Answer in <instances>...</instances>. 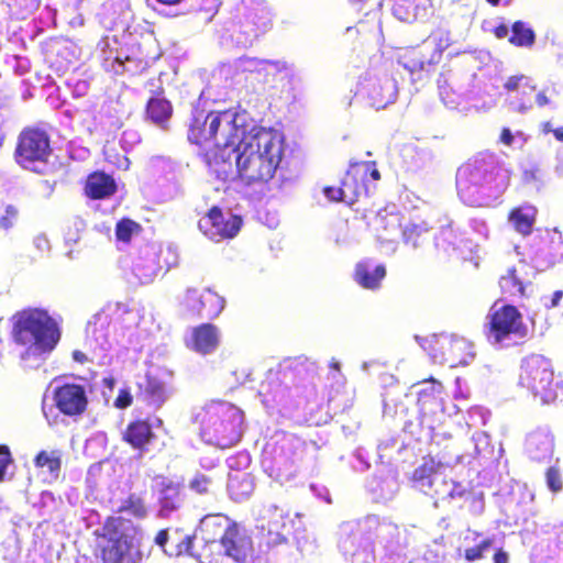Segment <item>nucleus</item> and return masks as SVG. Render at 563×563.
<instances>
[{"mask_svg": "<svg viewBox=\"0 0 563 563\" xmlns=\"http://www.w3.org/2000/svg\"><path fill=\"white\" fill-rule=\"evenodd\" d=\"M444 464L435 460L432 455H426L411 473L410 482L420 489L431 490L433 487V476L440 473Z\"/></svg>", "mask_w": 563, "mask_h": 563, "instance_id": "4be33fe9", "label": "nucleus"}, {"mask_svg": "<svg viewBox=\"0 0 563 563\" xmlns=\"http://www.w3.org/2000/svg\"><path fill=\"white\" fill-rule=\"evenodd\" d=\"M282 140L273 129L254 126L236 155L239 177L247 185L271 180L282 161Z\"/></svg>", "mask_w": 563, "mask_h": 563, "instance_id": "f257e3e1", "label": "nucleus"}, {"mask_svg": "<svg viewBox=\"0 0 563 563\" xmlns=\"http://www.w3.org/2000/svg\"><path fill=\"white\" fill-rule=\"evenodd\" d=\"M124 521L122 517L106 518L100 534L106 543L99 547L102 563H141V551L134 547L133 538L122 530Z\"/></svg>", "mask_w": 563, "mask_h": 563, "instance_id": "20e7f679", "label": "nucleus"}, {"mask_svg": "<svg viewBox=\"0 0 563 563\" xmlns=\"http://www.w3.org/2000/svg\"><path fill=\"white\" fill-rule=\"evenodd\" d=\"M199 303L200 306L197 308V313L210 319L217 317L224 307L223 299L210 290L201 294Z\"/></svg>", "mask_w": 563, "mask_h": 563, "instance_id": "c756f323", "label": "nucleus"}, {"mask_svg": "<svg viewBox=\"0 0 563 563\" xmlns=\"http://www.w3.org/2000/svg\"><path fill=\"white\" fill-rule=\"evenodd\" d=\"M118 190L114 178L102 172L90 173L84 184V195L91 200H103L112 197Z\"/></svg>", "mask_w": 563, "mask_h": 563, "instance_id": "f3484780", "label": "nucleus"}, {"mask_svg": "<svg viewBox=\"0 0 563 563\" xmlns=\"http://www.w3.org/2000/svg\"><path fill=\"white\" fill-rule=\"evenodd\" d=\"M16 209L12 206H8L5 209V214L0 218V227L3 229L11 228L13 220L16 218Z\"/></svg>", "mask_w": 563, "mask_h": 563, "instance_id": "09e8293b", "label": "nucleus"}, {"mask_svg": "<svg viewBox=\"0 0 563 563\" xmlns=\"http://www.w3.org/2000/svg\"><path fill=\"white\" fill-rule=\"evenodd\" d=\"M509 43L517 47H532L536 42L534 31L522 21H516L511 25Z\"/></svg>", "mask_w": 563, "mask_h": 563, "instance_id": "c85d7f7f", "label": "nucleus"}, {"mask_svg": "<svg viewBox=\"0 0 563 563\" xmlns=\"http://www.w3.org/2000/svg\"><path fill=\"white\" fill-rule=\"evenodd\" d=\"M398 63L411 75L421 73L426 65V55L422 48L407 47L398 56Z\"/></svg>", "mask_w": 563, "mask_h": 563, "instance_id": "cd10ccee", "label": "nucleus"}, {"mask_svg": "<svg viewBox=\"0 0 563 563\" xmlns=\"http://www.w3.org/2000/svg\"><path fill=\"white\" fill-rule=\"evenodd\" d=\"M118 512L128 514L136 519H144L147 516V506L142 496L132 493L122 500Z\"/></svg>", "mask_w": 563, "mask_h": 563, "instance_id": "473e14b6", "label": "nucleus"}, {"mask_svg": "<svg viewBox=\"0 0 563 563\" xmlns=\"http://www.w3.org/2000/svg\"><path fill=\"white\" fill-rule=\"evenodd\" d=\"M196 419L200 424V435L207 443L227 449L241 440L243 416L232 405L224 402L207 405Z\"/></svg>", "mask_w": 563, "mask_h": 563, "instance_id": "7ed1b4c3", "label": "nucleus"}, {"mask_svg": "<svg viewBox=\"0 0 563 563\" xmlns=\"http://www.w3.org/2000/svg\"><path fill=\"white\" fill-rule=\"evenodd\" d=\"M460 232L454 228L453 222L440 228L437 234V242L441 245H455L459 241Z\"/></svg>", "mask_w": 563, "mask_h": 563, "instance_id": "58836bf2", "label": "nucleus"}, {"mask_svg": "<svg viewBox=\"0 0 563 563\" xmlns=\"http://www.w3.org/2000/svg\"><path fill=\"white\" fill-rule=\"evenodd\" d=\"M426 382H431L432 383V387H431V393L432 394H437V395L441 394L443 386H442V384L440 382L435 380L432 377L426 379Z\"/></svg>", "mask_w": 563, "mask_h": 563, "instance_id": "bf43d9fd", "label": "nucleus"}, {"mask_svg": "<svg viewBox=\"0 0 563 563\" xmlns=\"http://www.w3.org/2000/svg\"><path fill=\"white\" fill-rule=\"evenodd\" d=\"M240 62L243 64H251L250 67H244L245 69L249 68L250 70H257V71L266 69V66H268V65L275 64L269 60L250 58V57H241Z\"/></svg>", "mask_w": 563, "mask_h": 563, "instance_id": "de8ad7c7", "label": "nucleus"}, {"mask_svg": "<svg viewBox=\"0 0 563 563\" xmlns=\"http://www.w3.org/2000/svg\"><path fill=\"white\" fill-rule=\"evenodd\" d=\"M493 34L496 38L503 40L508 36L509 29L506 24H499L493 29Z\"/></svg>", "mask_w": 563, "mask_h": 563, "instance_id": "3c124183", "label": "nucleus"}, {"mask_svg": "<svg viewBox=\"0 0 563 563\" xmlns=\"http://www.w3.org/2000/svg\"><path fill=\"white\" fill-rule=\"evenodd\" d=\"M537 219V209L532 206L515 207L508 213V221L515 231L522 236H528L533 231Z\"/></svg>", "mask_w": 563, "mask_h": 563, "instance_id": "b1692460", "label": "nucleus"}, {"mask_svg": "<svg viewBox=\"0 0 563 563\" xmlns=\"http://www.w3.org/2000/svg\"><path fill=\"white\" fill-rule=\"evenodd\" d=\"M229 490L232 498L239 500L251 494V485L249 482H241L238 478H233L229 483Z\"/></svg>", "mask_w": 563, "mask_h": 563, "instance_id": "79ce46f5", "label": "nucleus"}, {"mask_svg": "<svg viewBox=\"0 0 563 563\" xmlns=\"http://www.w3.org/2000/svg\"><path fill=\"white\" fill-rule=\"evenodd\" d=\"M12 336L25 346V354L41 355L54 350L60 339L56 322L45 311L24 310L14 316Z\"/></svg>", "mask_w": 563, "mask_h": 563, "instance_id": "f03ea898", "label": "nucleus"}, {"mask_svg": "<svg viewBox=\"0 0 563 563\" xmlns=\"http://www.w3.org/2000/svg\"><path fill=\"white\" fill-rule=\"evenodd\" d=\"M153 88L150 90L151 97L145 106V118L153 124L165 129L170 120L174 108L172 102L165 97V88L159 79L148 81Z\"/></svg>", "mask_w": 563, "mask_h": 563, "instance_id": "ddd939ff", "label": "nucleus"}, {"mask_svg": "<svg viewBox=\"0 0 563 563\" xmlns=\"http://www.w3.org/2000/svg\"><path fill=\"white\" fill-rule=\"evenodd\" d=\"M525 181H532L539 179V169L532 168L523 172Z\"/></svg>", "mask_w": 563, "mask_h": 563, "instance_id": "6e6d98bb", "label": "nucleus"}, {"mask_svg": "<svg viewBox=\"0 0 563 563\" xmlns=\"http://www.w3.org/2000/svg\"><path fill=\"white\" fill-rule=\"evenodd\" d=\"M330 367L333 368L335 372H340V363L338 361H332L330 363Z\"/></svg>", "mask_w": 563, "mask_h": 563, "instance_id": "774afa93", "label": "nucleus"}, {"mask_svg": "<svg viewBox=\"0 0 563 563\" xmlns=\"http://www.w3.org/2000/svg\"><path fill=\"white\" fill-rule=\"evenodd\" d=\"M322 194L330 202H344L341 184L339 186H324Z\"/></svg>", "mask_w": 563, "mask_h": 563, "instance_id": "49530a36", "label": "nucleus"}, {"mask_svg": "<svg viewBox=\"0 0 563 563\" xmlns=\"http://www.w3.org/2000/svg\"><path fill=\"white\" fill-rule=\"evenodd\" d=\"M141 231V225L129 218H123L115 224V236L119 241L129 243L134 233Z\"/></svg>", "mask_w": 563, "mask_h": 563, "instance_id": "c9c22d12", "label": "nucleus"}, {"mask_svg": "<svg viewBox=\"0 0 563 563\" xmlns=\"http://www.w3.org/2000/svg\"><path fill=\"white\" fill-rule=\"evenodd\" d=\"M243 220L240 216L233 213L224 216L218 206L211 207L198 223L203 234L214 241L233 239L240 232Z\"/></svg>", "mask_w": 563, "mask_h": 563, "instance_id": "6e6552de", "label": "nucleus"}, {"mask_svg": "<svg viewBox=\"0 0 563 563\" xmlns=\"http://www.w3.org/2000/svg\"><path fill=\"white\" fill-rule=\"evenodd\" d=\"M71 356H73V360L79 364H85L88 362V357H87L86 353H84L80 350L73 351Z\"/></svg>", "mask_w": 563, "mask_h": 563, "instance_id": "4d7b16f0", "label": "nucleus"}, {"mask_svg": "<svg viewBox=\"0 0 563 563\" xmlns=\"http://www.w3.org/2000/svg\"><path fill=\"white\" fill-rule=\"evenodd\" d=\"M223 118L227 113L196 111L190 119L188 141L198 146H216Z\"/></svg>", "mask_w": 563, "mask_h": 563, "instance_id": "1a4fd4ad", "label": "nucleus"}, {"mask_svg": "<svg viewBox=\"0 0 563 563\" xmlns=\"http://www.w3.org/2000/svg\"><path fill=\"white\" fill-rule=\"evenodd\" d=\"M552 133L558 141L563 142V126L553 129Z\"/></svg>", "mask_w": 563, "mask_h": 563, "instance_id": "69168bd1", "label": "nucleus"}, {"mask_svg": "<svg viewBox=\"0 0 563 563\" xmlns=\"http://www.w3.org/2000/svg\"><path fill=\"white\" fill-rule=\"evenodd\" d=\"M219 342L218 328L211 323H202L192 329L187 346L200 354H209L218 347Z\"/></svg>", "mask_w": 563, "mask_h": 563, "instance_id": "6ab92c4d", "label": "nucleus"}, {"mask_svg": "<svg viewBox=\"0 0 563 563\" xmlns=\"http://www.w3.org/2000/svg\"><path fill=\"white\" fill-rule=\"evenodd\" d=\"M499 287L503 294L509 297H525L526 286L516 267H509L499 278Z\"/></svg>", "mask_w": 563, "mask_h": 563, "instance_id": "a878e982", "label": "nucleus"}, {"mask_svg": "<svg viewBox=\"0 0 563 563\" xmlns=\"http://www.w3.org/2000/svg\"><path fill=\"white\" fill-rule=\"evenodd\" d=\"M133 404V396L129 388H121L113 401V406L117 409L123 410L129 408Z\"/></svg>", "mask_w": 563, "mask_h": 563, "instance_id": "a18cd8bd", "label": "nucleus"}, {"mask_svg": "<svg viewBox=\"0 0 563 563\" xmlns=\"http://www.w3.org/2000/svg\"><path fill=\"white\" fill-rule=\"evenodd\" d=\"M438 87L440 89V93L443 95L446 88L449 87L446 78L442 75L438 79Z\"/></svg>", "mask_w": 563, "mask_h": 563, "instance_id": "e2e57ef3", "label": "nucleus"}, {"mask_svg": "<svg viewBox=\"0 0 563 563\" xmlns=\"http://www.w3.org/2000/svg\"><path fill=\"white\" fill-rule=\"evenodd\" d=\"M51 155L48 133L37 126H25L16 137L14 161L24 169L36 172L37 163H46Z\"/></svg>", "mask_w": 563, "mask_h": 563, "instance_id": "0eeeda50", "label": "nucleus"}, {"mask_svg": "<svg viewBox=\"0 0 563 563\" xmlns=\"http://www.w3.org/2000/svg\"><path fill=\"white\" fill-rule=\"evenodd\" d=\"M159 494H161V503L164 508L167 509H176L177 500L179 496L180 485L178 483L173 482L166 477H159Z\"/></svg>", "mask_w": 563, "mask_h": 563, "instance_id": "7c9ffc66", "label": "nucleus"}, {"mask_svg": "<svg viewBox=\"0 0 563 563\" xmlns=\"http://www.w3.org/2000/svg\"><path fill=\"white\" fill-rule=\"evenodd\" d=\"M545 483L548 488L553 493L558 494L563 489V478L559 466H549L545 471Z\"/></svg>", "mask_w": 563, "mask_h": 563, "instance_id": "ea45409f", "label": "nucleus"}, {"mask_svg": "<svg viewBox=\"0 0 563 563\" xmlns=\"http://www.w3.org/2000/svg\"><path fill=\"white\" fill-rule=\"evenodd\" d=\"M497 167L494 161L475 157L465 163L457 172L456 184L460 194L489 185L495 178Z\"/></svg>", "mask_w": 563, "mask_h": 563, "instance_id": "9d476101", "label": "nucleus"}, {"mask_svg": "<svg viewBox=\"0 0 563 563\" xmlns=\"http://www.w3.org/2000/svg\"><path fill=\"white\" fill-rule=\"evenodd\" d=\"M486 320L484 334L493 344H500L511 336L523 339L528 335L522 313L516 306L507 303L496 309L492 308Z\"/></svg>", "mask_w": 563, "mask_h": 563, "instance_id": "423d86ee", "label": "nucleus"}, {"mask_svg": "<svg viewBox=\"0 0 563 563\" xmlns=\"http://www.w3.org/2000/svg\"><path fill=\"white\" fill-rule=\"evenodd\" d=\"M249 22L252 23L254 27V35L260 36L265 34L272 27V15L266 8L256 9L249 15Z\"/></svg>", "mask_w": 563, "mask_h": 563, "instance_id": "72a5a7b5", "label": "nucleus"}, {"mask_svg": "<svg viewBox=\"0 0 563 563\" xmlns=\"http://www.w3.org/2000/svg\"><path fill=\"white\" fill-rule=\"evenodd\" d=\"M344 202L352 205L360 199L365 192V183L357 174L353 165L345 172L344 178L341 180Z\"/></svg>", "mask_w": 563, "mask_h": 563, "instance_id": "393cba45", "label": "nucleus"}, {"mask_svg": "<svg viewBox=\"0 0 563 563\" xmlns=\"http://www.w3.org/2000/svg\"><path fill=\"white\" fill-rule=\"evenodd\" d=\"M541 131L544 133V134H548V133H551L553 131V129L551 128V123L549 121L547 122H543L541 124Z\"/></svg>", "mask_w": 563, "mask_h": 563, "instance_id": "338daca9", "label": "nucleus"}, {"mask_svg": "<svg viewBox=\"0 0 563 563\" xmlns=\"http://www.w3.org/2000/svg\"><path fill=\"white\" fill-rule=\"evenodd\" d=\"M2 109H3V104L0 101V148L2 147L3 142H4V133L2 131V124L4 123L5 118H4L3 113H2Z\"/></svg>", "mask_w": 563, "mask_h": 563, "instance_id": "052dcab7", "label": "nucleus"}, {"mask_svg": "<svg viewBox=\"0 0 563 563\" xmlns=\"http://www.w3.org/2000/svg\"><path fill=\"white\" fill-rule=\"evenodd\" d=\"M430 38L437 42V48L439 51V54H441L445 48L449 47L448 33L440 32L439 34H432Z\"/></svg>", "mask_w": 563, "mask_h": 563, "instance_id": "8fccbe9b", "label": "nucleus"}, {"mask_svg": "<svg viewBox=\"0 0 563 563\" xmlns=\"http://www.w3.org/2000/svg\"><path fill=\"white\" fill-rule=\"evenodd\" d=\"M156 435L148 418L131 420L122 432V441L133 450L145 452Z\"/></svg>", "mask_w": 563, "mask_h": 563, "instance_id": "2eb2a0df", "label": "nucleus"}, {"mask_svg": "<svg viewBox=\"0 0 563 563\" xmlns=\"http://www.w3.org/2000/svg\"><path fill=\"white\" fill-rule=\"evenodd\" d=\"M401 227V214L395 207L379 209L373 220V230L382 241H388Z\"/></svg>", "mask_w": 563, "mask_h": 563, "instance_id": "412c9836", "label": "nucleus"}, {"mask_svg": "<svg viewBox=\"0 0 563 563\" xmlns=\"http://www.w3.org/2000/svg\"><path fill=\"white\" fill-rule=\"evenodd\" d=\"M427 229L419 224H409L402 231L404 242L412 247H419L423 242Z\"/></svg>", "mask_w": 563, "mask_h": 563, "instance_id": "e433bc0d", "label": "nucleus"}, {"mask_svg": "<svg viewBox=\"0 0 563 563\" xmlns=\"http://www.w3.org/2000/svg\"><path fill=\"white\" fill-rule=\"evenodd\" d=\"M519 383L542 404L553 402L558 398L552 364L541 355H532L523 362Z\"/></svg>", "mask_w": 563, "mask_h": 563, "instance_id": "39448f33", "label": "nucleus"}, {"mask_svg": "<svg viewBox=\"0 0 563 563\" xmlns=\"http://www.w3.org/2000/svg\"><path fill=\"white\" fill-rule=\"evenodd\" d=\"M53 401L56 409L67 417H79L87 411L88 395L84 385L64 383L53 390Z\"/></svg>", "mask_w": 563, "mask_h": 563, "instance_id": "9b49d317", "label": "nucleus"}, {"mask_svg": "<svg viewBox=\"0 0 563 563\" xmlns=\"http://www.w3.org/2000/svg\"><path fill=\"white\" fill-rule=\"evenodd\" d=\"M195 537L186 536L178 544L177 554H190L200 563H229L222 551L220 541H205L200 549H195Z\"/></svg>", "mask_w": 563, "mask_h": 563, "instance_id": "4468645a", "label": "nucleus"}, {"mask_svg": "<svg viewBox=\"0 0 563 563\" xmlns=\"http://www.w3.org/2000/svg\"><path fill=\"white\" fill-rule=\"evenodd\" d=\"M504 88L508 92H516L518 111L523 113L532 108L531 96L537 90L533 80L526 75H514L506 79Z\"/></svg>", "mask_w": 563, "mask_h": 563, "instance_id": "aec40b11", "label": "nucleus"}, {"mask_svg": "<svg viewBox=\"0 0 563 563\" xmlns=\"http://www.w3.org/2000/svg\"><path fill=\"white\" fill-rule=\"evenodd\" d=\"M211 484L212 479L209 476L205 474H198L190 482V488L198 494L203 495L210 492Z\"/></svg>", "mask_w": 563, "mask_h": 563, "instance_id": "37998d69", "label": "nucleus"}, {"mask_svg": "<svg viewBox=\"0 0 563 563\" xmlns=\"http://www.w3.org/2000/svg\"><path fill=\"white\" fill-rule=\"evenodd\" d=\"M386 276V268L383 264L371 267L368 262H360L355 266L354 280L363 288L375 290L379 288Z\"/></svg>", "mask_w": 563, "mask_h": 563, "instance_id": "5701e85b", "label": "nucleus"}, {"mask_svg": "<svg viewBox=\"0 0 563 563\" xmlns=\"http://www.w3.org/2000/svg\"><path fill=\"white\" fill-rule=\"evenodd\" d=\"M441 362L465 366L475 357L474 344L463 336L441 335L437 339Z\"/></svg>", "mask_w": 563, "mask_h": 563, "instance_id": "f8f14e48", "label": "nucleus"}, {"mask_svg": "<svg viewBox=\"0 0 563 563\" xmlns=\"http://www.w3.org/2000/svg\"><path fill=\"white\" fill-rule=\"evenodd\" d=\"M432 7V0H394L393 11L399 19H406L402 14H408L409 10H418Z\"/></svg>", "mask_w": 563, "mask_h": 563, "instance_id": "f704fd0d", "label": "nucleus"}, {"mask_svg": "<svg viewBox=\"0 0 563 563\" xmlns=\"http://www.w3.org/2000/svg\"><path fill=\"white\" fill-rule=\"evenodd\" d=\"M562 297H563V291L561 290H556L553 292L552 295V298H551V307H556L560 301L562 300Z\"/></svg>", "mask_w": 563, "mask_h": 563, "instance_id": "680f3d73", "label": "nucleus"}, {"mask_svg": "<svg viewBox=\"0 0 563 563\" xmlns=\"http://www.w3.org/2000/svg\"><path fill=\"white\" fill-rule=\"evenodd\" d=\"M13 463V457L9 448L0 444V483L4 481L7 468Z\"/></svg>", "mask_w": 563, "mask_h": 563, "instance_id": "c03bdc74", "label": "nucleus"}, {"mask_svg": "<svg viewBox=\"0 0 563 563\" xmlns=\"http://www.w3.org/2000/svg\"><path fill=\"white\" fill-rule=\"evenodd\" d=\"M168 541V532L167 530H159L155 537V542L156 544H158L159 547H165V544L167 543Z\"/></svg>", "mask_w": 563, "mask_h": 563, "instance_id": "5fc2aeb1", "label": "nucleus"}, {"mask_svg": "<svg viewBox=\"0 0 563 563\" xmlns=\"http://www.w3.org/2000/svg\"><path fill=\"white\" fill-rule=\"evenodd\" d=\"M220 544L225 554V562L232 559L236 563H243L246 561L252 549L251 541L241 536L235 523L230 525L224 530Z\"/></svg>", "mask_w": 563, "mask_h": 563, "instance_id": "dca6fc26", "label": "nucleus"}, {"mask_svg": "<svg viewBox=\"0 0 563 563\" xmlns=\"http://www.w3.org/2000/svg\"><path fill=\"white\" fill-rule=\"evenodd\" d=\"M493 561L494 563H508L509 554L503 549H498L494 553Z\"/></svg>", "mask_w": 563, "mask_h": 563, "instance_id": "864d4df0", "label": "nucleus"}, {"mask_svg": "<svg viewBox=\"0 0 563 563\" xmlns=\"http://www.w3.org/2000/svg\"><path fill=\"white\" fill-rule=\"evenodd\" d=\"M37 468H46L53 479H57L62 470V452L59 450L40 451L34 457Z\"/></svg>", "mask_w": 563, "mask_h": 563, "instance_id": "bb28decb", "label": "nucleus"}, {"mask_svg": "<svg viewBox=\"0 0 563 563\" xmlns=\"http://www.w3.org/2000/svg\"><path fill=\"white\" fill-rule=\"evenodd\" d=\"M263 519L266 521L269 534L275 533L277 537L282 536V530L285 528L287 519V514L284 509L276 505H272L265 509Z\"/></svg>", "mask_w": 563, "mask_h": 563, "instance_id": "2f4dec72", "label": "nucleus"}, {"mask_svg": "<svg viewBox=\"0 0 563 563\" xmlns=\"http://www.w3.org/2000/svg\"><path fill=\"white\" fill-rule=\"evenodd\" d=\"M499 140H500L501 143H504V144H506L508 146L512 145V143H514V135H512L510 129L504 128L501 130V132H500Z\"/></svg>", "mask_w": 563, "mask_h": 563, "instance_id": "603ef678", "label": "nucleus"}, {"mask_svg": "<svg viewBox=\"0 0 563 563\" xmlns=\"http://www.w3.org/2000/svg\"><path fill=\"white\" fill-rule=\"evenodd\" d=\"M167 397L165 384L150 373H146L142 380L136 383V398L148 406L158 408Z\"/></svg>", "mask_w": 563, "mask_h": 563, "instance_id": "a211bd4d", "label": "nucleus"}, {"mask_svg": "<svg viewBox=\"0 0 563 563\" xmlns=\"http://www.w3.org/2000/svg\"><path fill=\"white\" fill-rule=\"evenodd\" d=\"M536 102L539 107H544L550 103V99L544 91H540L536 96Z\"/></svg>", "mask_w": 563, "mask_h": 563, "instance_id": "13d9d810", "label": "nucleus"}, {"mask_svg": "<svg viewBox=\"0 0 563 563\" xmlns=\"http://www.w3.org/2000/svg\"><path fill=\"white\" fill-rule=\"evenodd\" d=\"M157 3L168 7L180 4L184 0H155Z\"/></svg>", "mask_w": 563, "mask_h": 563, "instance_id": "0e129e2a", "label": "nucleus"}, {"mask_svg": "<svg viewBox=\"0 0 563 563\" xmlns=\"http://www.w3.org/2000/svg\"><path fill=\"white\" fill-rule=\"evenodd\" d=\"M492 539H483L477 545L465 549L464 559L467 562H475L482 560L484 558V553L492 547Z\"/></svg>", "mask_w": 563, "mask_h": 563, "instance_id": "a19ab883", "label": "nucleus"}, {"mask_svg": "<svg viewBox=\"0 0 563 563\" xmlns=\"http://www.w3.org/2000/svg\"><path fill=\"white\" fill-rule=\"evenodd\" d=\"M357 174L361 176L363 181L367 180L368 178L377 181L380 179V173L377 168V164L375 161H365V162H357L352 164Z\"/></svg>", "mask_w": 563, "mask_h": 563, "instance_id": "4c0bfd02", "label": "nucleus"}]
</instances>
